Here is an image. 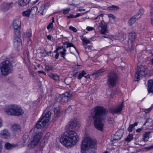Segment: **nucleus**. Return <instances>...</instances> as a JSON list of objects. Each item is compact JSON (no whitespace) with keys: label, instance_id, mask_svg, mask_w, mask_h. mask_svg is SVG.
Instances as JSON below:
<instances>
[{"label":"nucleus","instance_id":"nucleus-1","mask_svg":"<svg viewBox=\"0 0 153 153\" xmlns=\"http://www.w3.org/2000/svg\"><path fill=\"white\" fill-rule=\"evenodd\" d=\"M68 130L62 135L60 139L61 143L68 148L74 146L78 141V136L76 132L80 126L75 119L71 120L68 123Z\"/></svg>","mask_w":153,"mask_h":153},{"label":"nucleus","instance_id":"nucleus-2","mask_svg":"<svg viewBox=\"0 0 153 153\" xmlns=\"http://www.w3.org/2000/svg\"><path fill=\"white\" fill-rule=\"evenodd\" d=\"M108 111L103 107L100 106L95 107L92 113V117L94 120V125L99 130L102 131L104 125L102 123Z\"/></svg>","mask_w":153,"mask_h":153},{"label":"nucleus","instance_id":"nucleus-3","mask_svg":"<svg viewBox=\"0 0 153 153\" xmlns=\"http://www.w3.org/2000/svg\"><path fill=\"white\" fill-rule=\"evenodd\" d=\"M4 112L9 115L19 116L23 113L22 109L16 105L6 106L4 109Z\"/></svg>","mask_w":153,"mask_h":153},{"label":"nucleus","instance_id":"nucleus-4","mask_svg":"<svg viewBox=\"0 0 153 153\" xmlns=\"http://www.w3.org/2000/svg\"><path fill=\"white\" fill-rule=\"evenodd\" d=\"M97 141L95 140L92 139L89 137H86L82 141L81 146L82 153H85L89 147L95 148L96 146Z\"/></svg>","mask_w":153,"mask_h":153},{"label":"nucleus","instance_id":"nucleus-5","mask_svg":"<svg viewBox=\"0 0 153 153\" xmlns=\"http://www.w3.org/2000/svg\"><path fill=\"white\" fill-rule=\"evenodd\" d=\"M13 71L12 63L8 60L3 61L0 64V71L1 74L6 76L11 73Z\"/></svg>","mask_w":153,"mask_h":153},{"label":"nucleus","instance_id":"nucleus-6","mask_svg":"<svg viewBox=\"0 0 153 153\" xmlns=\"http://www.w3.org/2000/svg\"><path fill=\"white\" fill-rule=\"evenodd\" d=\"M103 14H101L95 18L94 19L95 22L97 21V19H100L101 17L102 20H101L100 23L98 27L97 28L99 30L100 33L102 34H105L106 33H108V29L107 28V25L106 23L102 20Z\"/></svg>","mask_w":153,"mask_h":153},{"label":"nucleus","instance_id":"nucleus-7","mask_svg":"<svg viewBox=\"0 0 153 153\" xmlns=\"http://www.w3.org/2000/svg\"><path fill=\"white\" fill-rule=\"evenodd\" d=\"M118 76L114 72L109 73L108 75L107 83L108 86L112 87L117 83Z\"/></svg>","mask_w":153,"mask_h":153},{"label":"nucleus","instance_id":"nucleus-8","mask_svg":"<svg viewBox=\"0 0 153 153\" xmlns=\"http://www.w3.org/2000/svg\"><path fill=\"white\" fill-rule=\"evenodd\" d=\"M42 133L41 132L37 133L33 136V140L28 145V148L32 149L34 148L39 142Z\"/></svg>","mask_w":153,"mask_h":153},{"label":"nucleus","instance_id":"nucleus-9","mask_svg":"<svg viewBox=\"0 0 153 153\" xmlns=\"http://www.w3.org/2000/svg\"><path fill=\"white\" fill-rule=\"evenodd\" d=\"M148 71L146 67L142 65H140L138 67V71L135 74V80H139L140 77L146 75Z\"/></svg>","mask_w":153,"mask_h":153},{"label":"nucleus","instance_id":"nucleus-10","mask_svg":"<svg viewBox=\"0 0 153 153\" xmlns=\"http://www.w3.org/2000/svg\"><path fill=\"white\" fill-rule=\"evenodd\" d=\"M123 102L116 106L113 108H110L109 109V110L111 113L113 114H120L123 108Z\"/></svg>","mask_w":153,"mask_h":153},{"label":"nucleus","instance_id":"nucleus-11","mask_svg":"<svg viewBox=\"0 0 153 153\" xmlns=\"http://www.w3.org/2000/svg\"><path fill=\"white\" fill-rule=\"evenodd\" d=\"M123 134V131L122 130H119L117 131L115 134L114 136L110 139L111 141L112 142V144L117 142L118 140L122 137Z\"/></svg>","mask_w":153,"mask_h":153},{"label":"nucleus","instance_id":"nucleus-12","mask_svg":"<svg viewBox=\"0 0 153 153\" xmlns=\"http://www.w3.org/2000/svg\"><path fill=\"white\" fill-rule=\"evenodd\" d=\"M21 21L20 19H16L14 21L13 23V26L14 28V33H16L19 34L20 32Z\"/></svg>","mask_w":153,"mask_h":153},{"label":"nucleus","instance_id":"nucleus-13","mask_svg":"<svg viewBox=\"0 0 153 153\" xmlns=\"http://www.w3.org/2000/svg\"><path fill=\"white\" fill-rule=\"evenodd\" d=\"M51 115V112L48 111L42 116L40 120L43 123V125L44 126H46L50 119Z\"/></svg>","mask_w":153,"mask_h":153},{"label":"nucleus","instance_id":"nucleus-14","mask_svg":"<svg viewBox=\"0 0 153 153\" xmlns=\"http://www.w3.org/2000/svg\"><path fill=\"white\" fill-rule=\"evenodd\" d=\"M71 94L68 93L66 92L64 94L58 97V99L59 100L60 102H65L71 99Z\"/></svg>","mask_w":153,"mask_h":153},{"label":"nucleus","instance_id":"nucleus-15","mask_svg":"<svg viewBox=\"0 0 153 153\" xmlns=\"http://www.w3.org/2000/svg\"><path fill=\"white\" fill-rule=\"evenodd\" d=\"M14 33L15 36L13 39V43L15 46L18 47L21 45L22 44L21 40L20 38V32H19V34L16 33Z\"/></svg>","mask_w":153,"mask_h":153},{"label":"nucleus","instance_id":"nucleus-16","mask_svg":"<svg viewBox=\"0 0 153 153\" xmlns=\"http://www.w3.org/2000/svg\"><path fill=\"white\" fill-rule=\"evenodd\" d=\"M13 3H3L1 5V10L3 12L7 11L12 7Z\"/></svg>","mask_w":153,"mask_h":153},{"label":"nucleus","instance_id":"nucleus-17","mask_svg":"<svg viewBox=\"0 0 153 153\" xmlns=\"http://www.w3.org/2000/svg\"><path fill=\"white\" fill-rule=\"evenodd\" d=\"M147 89L148 93L153 92V79L148 81Z\"/></svg>","mask_w":153,"mask_h":153},{"label":"nucleus","instance_id":"nucleus-18","mask_svg":"<svg viewBox=\"0 0 153 153\" xmlns=\"http://www.w3.org/2000/svg\"><path fill=\"white\" fill-rule=\"evenodd\" d=\"M105 71V70L104 69H101L98 70H96L94 71L92 75L97 78L99 76L101 75Z\"/></svg>","mask_w":153,"mask_h":153},{"label":"nucleus","instance_id":"nucleus-19","mask_svg":"<svg viewBox=\"0 0 153 153\" xmlns=\"http://www.w3.org/2000/svg\"><path fill=\"white\" fill-rule=\"evenodd\" d=\"M136 33L135 32L131 31L129 34L128 38L132 42L136 39Z\"/></svg>","mask_w":153,"mask_h":153},{"label":"nucleus","instance_id":"nucleus-20","mask_svg":"<svg viewBox=\"0 0 153 153\" xmlns=\"http://www.w3.org/2000/svg\"><path fill=\"white\" fill-rule=\"evenodd\" d=\"M0 134L1 136L5 138H7L10 136L9 133L7 130L5 129L1 131Z\"/></svg>","mask_w":153,"mask_h":153},{"label":"nucleus","instance_id":"nucleus-21","mask_svg":"<svg viewBox=\"0 0 153 153\" xmlns=\"http://www.w3.org/2000/svg\"><path fill=\"white\" fill-rule=\"evenodd\" d=\"M48 76L54 80L56 81H59V76L56 74H54L51 73H50L48 74Z\"/></svg>","mask_w":153,"mask_h":153},{"label":"nucleus","instance_id":"nucleus-22","mask_svg":"<svg viewBox=\"0 0 153 153\" xmlns=\"http://www.w3.org/2000/svg\"><path fill=\"white\" fill-rule=\"evenodd\" d=\"M30 0H19L18 2L19 5L23 7L28 4Z\"/></svg>","mask_w":153,"mask_h":153},{"label":"nucleus","instance_id":"nucleus-23","mask_svg":"<svg viewBox=\"0 0 153 153\" xmlns=\"http://www.w3.org/2000/svg\"><path fill=\"white\" fill-rule=\"evenodd\" d=\"M137 19L134 16L129 20L128 24V25L131 26H132L135 23L136 20Z\"/></svg>","mask_w":153,"mask_h":153},{"label":"nucleus","instance_id":"nucleus-24","mask_svg":"<svg viewBox=\"0 0 153 153\" xmlns=\"http://www.w3.org/2000/svg\"><path fill=\"white\" fill-rule=\"evenodd\" d=\"M18 146V145L17 144H10L9 143H6L5 144V147L6 149H9L17 147Z\"/></svg>","mask_w":153,"mask_h":153},{"label":"nucleus","instance_id":"nucleus-25","mask_svg":"<svg viewBox=\"0 0 153 153\" xmlns=\"http://www.w3.org/2000/svg\"><path fill=\"white\" fill-rule=\"evenodd\" d=\"M144 12V10L143 9H140L137 12V13L134 15L135 17L138 19L140 18L143 15Z\"/></svg>","mask_w":153,"mask_h":153},{"label":"nucleus","instance_id":"nucleus-26","mask_svg":"<svg viewBox=\"0 0 153 153\" xmlns=\"http://www.w3.org/2000/svg\"><path fill=\"white\" fill-rule=\"evenodd\" d=\"M150 132H145L143 135V140L145 142L147 141L148 140L149 134Z\"/></svg>","mask_w":153,"mask_h":153},{"label":"nucleus","instance_id":"nucleus-27","mask_svg":"<svg viewBox=\"0 0 153 153\" xmlns=\"http://www.w3.org/2000/svg\"><path fill=\"white\" fill-rule=\"evenodd\" d=\"M28 135H24L22 137V140L21 141V144H20V142L18 143V145H19L23 146L25 143L26 142L27 138Z\"/></svg>","mask_w":153,"mask_h":153},{"label":"nucleus","instance_id":"nucleus-28","mask_svg":"<svg viewBox=\"0 0 153 153\" xmlns=\"http://www.w3.org/2000/svg\"><path fill=\"white\" fill-rule=\"evenodd\" d=\"M38 10L37 7L36 6H34L30 10V14L33 16H35L36 14L37 11Z\"/></svg>","mask_w":153,"mask_h":153},{"label":"nucleus","instance_id":"nucleus-29","mask_svg":"<svg viewBox=\"0 0 153 153\" xmlns=\"http://www.w3.org/2000/svg\"><path fill=\"white\" fill-rule=\"evenodd\" d=\"M45 9V5L42 4L40 7L38 13H39L40 15L42 16L43 15L44 11Z\"/></svg>","mask_w":153,"mask_h":153},{"label":"nucleus","instance_id":"nucleus-30","mask_svg":"<svg viewBox=\"0 0 153 153\" xmlns=\"http://www.w3.org/2000/svg\"><path fill=\"white\" fill-rule=\"evenodd\" d=\"M107 9L108 10H117L119 9V7L117 6L113 5L111 6L108 7Z\"/></svg>","mask_w":153,"mask_h":153},{"label":"nucleus","instance_id":"nucleus-31","mask_svg":"<svg viewBox=\"0 0 153 153\" xmlns=\"http://www.w3.org/2000/svg\"><path fill=\"white\" fill-rule=\"evenodd\" d=\"M81 39L82 41V43L83 45H87L90 42V40L87 38L82 37Z\"/></svg>","mask_w":153,"mask_h":153},{"label":"nucleus","instance_id":"nucleus-32","mask_svg":"<svg viewBox=\"0 0 153 153\" xmlns=\"http://www.w3.org/2000/svg\"><path fill=\"white\" fill-rule=\"evenodd\" d=\"M43 123L41 121V120L39 121L36 125V128L38 129L41 128L42 127L45 126H44L43 125Z\"/></svg>","mask_w":153,"mask_h":153},{"label":"nucleus","instance_id":"nucleus-33","mask_svg":"<svg viewBox=\"0 0 153 153\" xmlns=\"http://www.w3.org/2000/svg\"><path fill=\"white\" fill-rule=\"evenodd\" d=\"M22 14L23 16L28 17L30 14V12L29 10H27L22 12Z\"/></svg>","mask_w":153,"mask_h":153},{"label":"nucleus","instance_id":"nucleus-34","mask_svg":"<svg viewBox=\"0 0 153 153\" xmlns=\"http://www.w3.org/2000/svg\"><path fill=\"white\" fill-rule=\"evenodd\" d=\"M52 22L50 23L47 26V28L48 30L50 29L53 27V24L54 22V18L53 17L52 19Z\"/></svg>","mask_w":153,"mask_h":153},{"label":"nucleus","instance_id":"nucleus-35","mask_svg":"<svg viewBox=\"0 0 153 153\" xmlns=\"http://www.w3.org/2000/svg\"><path fill=\"white\" fill-rule=\"evenodd\" d=\"M86 74V72L84 70H82V72L79 74V75L77 77L78 79H81Z\"/></svg>","mask_w":153,"mask_h":153},{"label":"nucleus","instance_id":"nucleus-36","mask_svg":"<svg viewBox=\"0 0 153 153\" xmlns=\"http://www.w3.org/2000/svg\"><path fill=\"white\" fill-rule=\"evenodd\" d=\"M12 129L14 131H18L20 129V126L18 124L14 125L12 127Z\"/></svg>","mask_w":153,"mask_h":153},{"label":"nucleus","instance_id":"nucleus-37","mask_svg":"<svg viewBox=\"0 0 153 153\" xmlns=\"http://www.w3.org/2000/svg\"><path fill=\"white\" fill-rule=\"evenodd\" d=\"M133 139V137L132 134H129L127 137L125 139V141L129 142Z\"/></svg>","mask_w":153,"mask_h":153},{"label":"nucleus","instance_id":"nucleus-38","mask_svg":"<svg viewBox=\"0 0 153 153\" xmlns=\"http://www.w3.org/2000/svg\"><path fill=\"white\" fill-rule=\"evenodd\" d=\"M66 49L64 48L62 51L60 52V53L61 54V57H63L64 59H65V56L66 54Z\"/></svg>","mask_w":153,"mask_h":153},{"label":"nucleus","instance_id":"nucleus-39","mask_svg":"<svg viewBox=\"0 0 153 153\" xmlns=\"http://www.w3.org/2000/svg\"><path fill=\"white\" fill-rule=\"evenodd\" d=\"M25 36L28 37H30L32 36V32L31 30H27L26 33L25 34Z\"/></svg>","mask_w":153,"mask_h":153},{"label":"nucleus","instance_id":"nucleus-40","mask_svg":"<svg viewBox=\"0 0 153 153\" xmlns=\"http://www.w3.org/2000/svg\"><path fill=\"white\" fill-rule=\"evenodd\" d=\"M72 47L74 48L76 50V51H77L76 49V48L75 46L73 45V44L70 42L67 43V48H68V47Z\"/></svg>","mask_w":153,"mask_h":153},{"label":"nucleus","instance_id":"nucleus-41","mask_svg":"<svg viewBox=\"0 0 153 153\" xmlns=\"http://www.w3.org/2000/svg\"><path fill=\"white\" fill-rule=\"evenodd\" d=\"M153 108V107L151 106V107H150L149 108L146 109H144V112L146 113L147 114L149 112L151 111L152 110V109Z\"/></svg>","mask_w":153,"mask_h":153},{"label":"nucleus","instance_id":"nucleus-42","mask_svg":"<svg viewBox=\"0 0 153 153\" xmlns=\"http://www.w3.org/2000/svg\"><path fill=\"white\" fill-rule=\"evenodd\" d=\"M54 112L55 114L58 117H59L61 114L59 111H58L57 110H54Z\"/></svg>","mask_w":153,"mask_h":153},{"label":"nucleus","instance_id":"nucleus-43","mask_svg":"<svg viewBox=\"0 0 153 153\" xmlns=\"http://www.w3.org/2000/svg\"><path fill=\"white\" fill-rule=\"evenodd\" d=\"M53 69V67L51 66L46 65L45 66V69L48 71L52 70Z\"/></svg>","mask_w":153,"mask_h":153},{"label":"nucleus","instance_id":"nucleus-44","mask_svg":"<svg viewBox=\"0 0 153 153\" xmlns=\"http://www.w3.org/2000/svg\"><path fill=\"white\" fill-rule=\"evenodd\" d=\"M69 29L70 30L73 31L74 32H76L77 31V29L75 27H73L72 26H71L69 27Z\"/></svg>","mask_w":153,"mask_h":153},{"label":"nucleus","instance_id":"nucleus-45","mask_svg":"<svg viewBox=\"0 0 153 153\" xmlns=\"http://www.w3.org/2000/svg\"><path fill=\"white\" fill-rule=\"evenodd\" d=\"M70 10V8H68L67 9H64L63 10V14H67L69 12Z\"/></svg>","mask_w":153,"mask_h":153},{"label":"nucleus","instance_id":"nucleus-46","mask_svg":"<svg viewBox=\"0 0 153 153\" xmlns=\"http://www.w3.org/2000/svg\"><path fill=\"white\" fill-rule=\"evenodd\" d=\"M134 128V126H133V125H132V124L130 125L129 126L128 128V131L130 132H131L132 131L133 129Z\"/></svg>","mask_w":153,"mask_h":153},{"label":"nucleus","instance_id":"nucleus-47","mask_svg":"<svg viewBox=\"0 0 153 153\" xmlns=\"http://www.w3.org/2000/svg\"><path fill=\"white\" fill-rule=\"evenodd\" d=\"M72 110V108L71 106H68L66 110V112L67 113H70Z\"/></svg>","mask_w":153,"mask_h":153},{"label":"nucleus","instance_id":"nucleus-48","mask_svg":"<svg viewBox=\"0 0 153 153\" xmlns=\"http://www.w3.org/2000/svg\"><path fill=\"white\" fill-rule=\"evenodd\" d=\"M94 28L92 27L88 26L86 27V30L88 31H91L93 30Z\"/></svg>","mask_w":153,"mask_h":153},{"label":"nucleus","instance_id":"nucleus-49","mask_svg":"<svg viewBox=\"0 0 153 153\" xmlns=\"http://www.w3.org/2000/svg\"><path fill=\"white\" fill-rule=\"evenodd\" d=\"M152 121V119L151 118H147V119L146 120V123H151Z\"/></svg>","mask_w":153,"mask_h":153},{"label":"nucleus","instance_id":"nucleus-50","mask_svg":"<svg viewBox=\"0 0 153 153\" xmlns=\"http://www.w3.org/2000/svg\"><path fill=\"white\" fill-rule=\"evenodd\" d=\"M71 79L70 78H67L65 79V80H64V82L67 85H68L69 84V83L68 82V81L69 80V79Z\"/></svg>","mask_w":153,"mask_h":153},{"label":"nucleus","instance_id":"nucleus-51","mask_svg":"<svg viewBox=\"0 0 153 153\" xmlns=\"http://www.w3.org/2000/svg\"><path fill=\"white\" fill-rule=\"evenodd\" d=\"M108 121L109 123L111 124L112 123V118H108Z\"/></svg>","mask_w":153,"mask_h":153},{"label":"nucleus","instance_id":"nucleus-52","mask_svg":"<svg viewBox=\"0 0 153 153\" xmlns=\"http://www.w3.org/2000/svg\"><path fill=\"white\" fill-rule=\"evenodd\" d=\"M75 16H74L73 14H71L69 16H68L67 17V18L68 19H70V18H75Z\"/></svg>","mask_w":153,"mask_h":153},{"label":"nucleus","instance_id":"nucleus-53","mask_svg":"<svg viewBox=\"0 0 153 153\" xmlns=\"http://www.w3.org/2000/svg\"><path fill=\"white\" fill-rule=\"evenodd\" d=\"M50 133L48 132L47 133L45 136L44 137V138L45 139H47L48 137H49V136L50 135Z\"/></svg>","mask_w":153,"mask_h":153},{"label":"nucleus","instance_id":"nucleus-54","mask_svg":"<svg viewBox=\"0 0 153 153\" xmlns=\"http://www.w3.org/2000/svg\"><path fill=\"white\" fill-rule=\"evenodd\" d=\"M143 128H138L136 130V132H140Z\"/></svg>","mask_w":153,"mask_h":153},{"label":"nucleus","instance_id":"nucleus-55","mask_svg":"<svg viewBox=\"0 0 153 153\" xmlns=\"http://www.w3.org/2000/svg\"><path fill=\"white\" fill-rule=\"evenodd\" d=\"M38 73L39 74H42L45 75H46V73L45 72L42 71H38Z\"/></svg>","mask_w":153,"mask_h":153},{"label":"nucleus","instance_id":"nucleus-56","mask_svg":"<svg viewBox=\"0 0 153 153\" xmlns=\"http://www.w3.org/2000/svg\"><path fill=\"white\" fill-rule=\"evenodd\" d=\"M150 13L151 16H153V7H152L151 9Z\"/></svg>","mask_w":153,"mask_h":153},{"label":"nucleus","instance_id":"nucleus-57","mask_svg":"<svg viewBox=\"0 0 153 153\" xmlns=\"http://www.w3.org/2000/svg\"><path fill=\"white\" fill-rule=\"evenodd\" d=\"M56 48L58 49V50L64 48V47L63 46H57L56 47Z\"/></svg>","mask_w":153,"mask_h":153},{"label":"nucleus","instance_id":"nucleus-58","mask_svg":"<svg viewBox=\"0 0 153 153\" xmlns=\"http://www.w3.org/2000/svg\"><path fill=\"white\" fill-rule=\"evenodd\" d=\"M149 63L151 65H153V58L150 60Z\"/></svg>","mask_w":153,"mask_h":153},{"label":"nucleus","instance_id":"nucleus-59","mask_svg":"<svg viewBox=\"0 0 153 153\" xmlns=\"http://www.w3.org/2000/svg\"><path fill=\"white\" fill-rule=\"evenodd\" d=\"M59 53L56 54L55 56V58L56 59H58L59 58Z\"/></svg>","mask_w":153,"mask_h":153},{"label":"nucleus","instance_id":"nucleus-60","mask_svg":"<svg viewBox=\"0 0 153 153\" xmlns=\"http://www.w3.org/2000/svg\"><path fill=\"white\" fill-rule=\"evenodd\" d=\"M81 14L80 13H77L75 16V18H77V17H78L81 16Z\"/></svg>","mask_w":153,"mask_h":153},{"label":"nucleus","instance_id":"nucleus-61","mask_svg":"<svg viewBox=\"0 0 153 153\" xmlns=\"http://www.w3.org/2000/svg\"><path fill=\"white\" fill-rule=\"evenodd\" d=\"M85 10L84 9H82V8H80L78 9V11H84Z\"/></svg>","mask_w":153,"mask_h":153},{"label":"nucleus","instance_id":"nucleus-62","mask_svg":"<svg viewBox=\"0 0 153 153\" xmlns=\"http://www.w3.org/2000/svg\"><path fill=\"white\" fill-rule=\"evenodd\" d=\"M146 149H147L148 150H150V149H153V145L152 146H150V147H146Z\"/></svg>","mask_w":153,"mask_h":153},{"label":"nucleus","instance_id":"nucleus-63","mask_svg":"<svg viewBox=\"0 0 153 153\" xmlns=\"http://www.w3.org/2000/svg\"><path fill=\"white\" fill-rule=\"evenodd\" d=\"M47 38L48 39L51 40V36L50 35H48L47 36Z\"/></svg>","mask_w":153,"mask_h":153},{"label":"nucleus","instance_id":"nucleus-64","mask_svg":"<svg viewBox=\"0 0 153 153\" xmlns=\"http://www.w3.org/2000/svg\"><path fill=\"white\" fill-rule=\"evenodd\" d=\"M88 48L89 50H91L92 48V46L88 45Z\"/></svg>","mask_w":153,"mask_h":153}]
</instances>
